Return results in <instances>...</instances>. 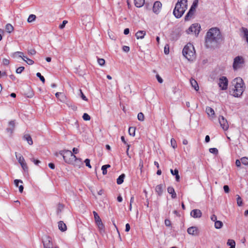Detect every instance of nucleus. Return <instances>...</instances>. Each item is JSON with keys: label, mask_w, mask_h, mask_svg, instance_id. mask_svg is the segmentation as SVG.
Here are the masks:
<instances>
[{"label": "nucleus", "mask_w": 248, "mask_h": 248, "mask_svg": "<svg viewBox=\"0 0 248 248\" xmlns=\"http://www.w3.org/2000/svg\"><path fill=\"white\" fill-rule=\"evenodd\" d=\"M170 144H171V146H172V147L173 149H175L177 147L176 142L175 140L173 138H172L171 139V140H170Z\"/></svg>", "instance_id": "35"}, {"label": "nucleus", "mask_w": 248, "mask_h": 248, "mask_svg": "<svg viewBox=\"0 0 248 248\" xmlns=\"http://www.w3.org/2000/svg\"><path fill=\"white\" fill-rule=\"evenodd\" d=\"M59 154L62 156L64 161L68 164H73L74 159H76V156L70 150H64L60 151Z\"/></svg>", "instance_id": "5"}, {"label": "nucleus", "mask_w": 248, "mask_h": 248, "mask_svg": "<svg viewBox=\"0 0 248 248\" xmlns=\"http://www.w3.org/2000/svg\"><path fill=\"white\" fill-rule=\"evenodd\" d=\"M236 197H237V199H236L237 204L238 206H242L243 204V202H242V200L241 197L238 195H237Z\"/></svg>", "instance_id": "31"}, {"label": "nucleus", "mask_w": 248, "mask_h": 248, "mask_svg": "<svg viewBox=\"0 0 248 248\" xmlns=\"http://www.w3.org/2000/svg\"><path fill=\"white\" fill-rule=\"evenodd\" d=\"M97 62H98V63L100 66H103L105 63V61L104 59L98 58Z\"/></svg>", "instance_id": "39"}, {"label": "nucleus", "mask_w": 248, "mask_h": 248, "mask_svg": "<svg viewBox=\"0 0 248 248\" xmlns=\"http://www.w3.org/2000/svg\"><path fill=\"white\" fill-rule=\"evenodd\" d=\"M59 229L62 232H64L66 230L67 227L65 223L62 221H60L58 223Z\"/></svg>", "instance_id": "21"}, {"label": "nucleus", "mask_w": 248, "mask_h": 248, "mask_svg": "<svg viewBox=\"0 0 248 248\" xmlns=\"http://www.w3.org/2000/svg\"><path fill=\"white\" fill-rule=\"evenodd\" d=\"M167 190L168 193H170V194H173V193L175 192L174 189L171 186L168 187Z\"/></svg>", "instance_id": "44"}, {"label": "nucleus", "mask_w": 248, "mask_h": 248, "mask_svg": "<svg viewBox=\"0 0 248 248\" xmlns=\"http://www.w3.org/2000/svg\"><path fill=\"white\" fill-rule=\"evenodd\" d=\"M9 61L7 59H3L2 63L4 65H7L9 64Z\"/></svg>", "instance_id": "57"}, {"label": "nucleus", "mask_w": 248, "mask_h": 248, "mask_svg": "<svg viewBox=\"0 0 248 248\" xmlns=\"http://www.w3.org/2000/svg\"><path fill=\"white\" fill-rule=\"evenodd\" d=\"M206 112L209 117L213 118L215 115V111L214 109L209 107L206 108Z\"/></svg>", "instance_id": "18"}, {"label": "nucleus", "mask_w": 248, "mask_h": 248, "mask_svg": "<svg viewBox=\"0 0 248 248\" xmlns=\"http://www.w3.org/2000/svg\"><path fill=\"white\" fill-rule=\"evenodd\" d=\"M183 55L189 61H192L194 58V47L191 44H187L183 49Z\"/></svg>", "instance_id": "4"}, {"label": "nucleus", "mask_w": 248, "mask_h": 248, "mask_svg": "<svg viewBox=\"0 0 248 248\" xmlns=\"http://www.w3.org/2000/svg\"><path fill=\"white\" fill-rule=\"evenodd\" d=\"M135 127H130L128 130L129 135L132 136H134L135 135Z\"/></svg>", "instance_id": "30"}, {"label": "nucleus", "mask_w": 248, "mask_h": 248, "mask_svg": "<svg viewBox=\"0 0 248 248\" xmlns=\"http://www.w3.org/2000/svg\"><path fill=\"white\" fill-rule=\"evenodd\" d=\"M241 161L243 165H248V158L243 157L241 158Z\"/></svg>", "instance_id": "33"}, {"label": "nucleus", "mask_w": 248, "mask_h": 248, "mask_svg": "<svg viewBox=\"0 0 248 248\" xmlns=\"http://www.w3.org/2000/svg\"><path fill=\"white\" fill-rule=\"evenodd\" d=\"M82 163L81 159L80 158H78L76 157V159H74V163L73 164L79 168L82 165Z\"/></svg>", "instance_id": "25"}, {"label": "nucleus", "mask_w": 248, "mask_h": 248, "mask_svg": "<svg viewBox=\"0 0 248 248\" xmlns=\"http://www.w3.org/2000/svg\"><path fill=\"white\" fill-rule=\"evenodd\" d=\"M28 53L30 55H33L35 54L36 51L34 49H31L28 50Z\"/></svg>", "instance_id": "58"}, {"label": "nucleus", "mask_w": 248, "mask_h": 248, "mask_svg": "<svg viewBox=\"0 0 248 248\" xmlns=\"http://www.w3.org/2000/svg\"><path fill=\"white\" fill-rule=\"evenodd\" d=\"M223 226V223L221 221L217 220L215 221V227L217 229H219L222 228Z\"/></svg>", "instance_id": "27"}, {"label": "nucleus", "mask_w": 248, "mask_h": 248, "mask_svg": "<svg viewBox=\"0 0 248 248\" xmlns=\"http://www.w3.org/2000/svg\"><path fill=\"white\" fill-rule=\"evenodd\" d=\"M202 213L199 209H193L190 212V216L193 218H200L202 217Z\"/></svg>", "instance_id": "14"}, {"label": "nucleus", "mask_w": 248, "mask_h": 248, "mask_svg": "<svg viewBox=\"0 0 248 248\" xmlns=\"http://www.w3.org/2000/svg\"><path fill=\"white\" fill-rule=\"evenodd\" d=\"M241 161L238 159H237L235 161V165L237 167H240L241 166Z\"/></svg>", "instance_id": "64"}, {"label": "nucleus", "mask_w": 248, "mask_h": 248, "mask_svg": "<svg viewBox=\"0 0 248 248\" xmlns=\"http://www.w3.org/2000/svg\"><path fill=\"white\" fill-rule=\"evenodd\" d=\"M44 248H54L53 244L51 237L48 236H45L43 240Z\"/></svg>", "instance_id": "11"}, {"label": "nucleus", "mask_w": 248, "mask_h": 248, "mask_svg": "<svg viewBox=\"0 0 248 248\" xmlns=\"http://www.w3.org/2000/svg\"><path fill=\"white\" fill-rule=\"evenodd\" d=\"M156 79L158 81V82L160 83H162L163 81L162 78L159 76L158 75H156Z\"/></svg>", "instance_id": "54"}, {"label": "nucleus", "mask_w": 248, "mask_h": 248, "mask_svg": "<svg viewBox=\"0 0 248 248\" xmlns=\"http://www.w3.org/2000/svg\"><path fill=\"white\" fill-rule=\"evenodd\" d=\"M145 2V0H134L135 5L138 8L142 7Z\"/></svg>", "instance_id": "22"}, {"label": "nucleus", "mask_w": 248, "mask_h": 248, "mask_svg": "<svg viewBox=\"0 0 248 248\" xmlns=\"http://www.w3.org/2000/svg\"><path fill=\"white\" fill-rule=\"evenodd\" d=\"M36 19V16L33 14L30 15L28 17L27 21L29 23L32 22V21H34Z\"/></svg>", "instance_id": "29"}, {"label": "nucleus", "mask_w": 248, "mask_h": 248, "mask_svg": "<svg viewBox=\"0 0 248 248\" xmlns=\"http://www.w3.org/2000/svg\"><path fill=\"white\" fill-rule=\"evenodd\" d=\"M82 118L84 121H89L91 119L90 116L86 113L83 114Z\"/></svg>", "instance_id": "38"}, {"label": "nucleus", "mask_w": 248, "mask_h": 248, "mask_svg": "<svg viewBox=\"0 0 248 248\" xmlns=\"http://www.w3.org/2000/svg\"><path fill=\"white\" fill-rule=\"evenodd\" d=\"M14 183H15V185L16 186H18V184L19 183H23V182L22 180H19V179H16L14 180Z\"/></svg>", "instance_id": "47"}, {"label": "nucleus", "mask_w": 248, "mask_h": 248, "mask_svg": "<svg viewBox=\"0 0 248 248\" xmlns=\"http://www.w3.org/2000/svg\"><path fill=\"white\" fill-rule=\"evenodd\" d=\"M14 129L15 128H13V127H9V128H7L6 130L7 132V133H10L11 135L13 133V132L14 130Z\"/></svg>", "instance_id": "49"}, {"label": "nucleus", "mask_w": 248, "mask_h": 248, "mask_svg": "<svg viewBox=\"0 0 248 248\" xmlns=\"http://www.w3.org/2000/svg\"><path fill=\"white\" fill-rule=\"evenodd\" d=\"M24 59H25V62L29 64V65H32L33 64L34 62L33 60L28 58L27 57H24Z\"/></svg>", "instance_id": "36"}, {"label": "nucleus", "mask_w": 248, "mask_h": 248, "mask_svg": "<svg viewBox=\"0 0 248 248\" xmlns=\"http://www.w3.org/2000/svg\"><path fill=\"white\" fill-rule=\"evenodd\" d=\"M221 34L219 30L217 28L210 29L206 33L205 37V45L207 48H213L217 46Z\"/></svg>", "instance_id": "1"}, {"label": "nucleus", "mask_w": 248, "mask_h": 248, "mask_svg": "<svg viewBox=\"0 0 248 248\" xmlns=\"http://www.w3.org/2000/svg\"><path fill=\"white\" fill-rule=\"evenodd\" d=\"M146 34V32L144 31H139L137 32L135 36L137 39H143Z\"/></svg>", "instance_id": "17"}, {"label": "nucleus", "mask_w": 248, "mask_h": 248, "mask_svg": "<svg viewBox=\"0 0 248 248\" xmlns=\"http://www.w3.org/2000/svg\"><path fill=\"white\" fill-rule=\"evenodd\" d=\"M36 76L39 78L40 79V80L43 82L45 83V78L41 75V73L39 72H38L36 73Z\"/></svg>", "instance_id": "37"}, {"label": "nucleus", "mask_w": 248, "mask_h": 248, "mask_svg": "<svg viewBox=\"0 0 248 248\" xmlns=\"http://www.w3.org/2000/svg\"><path fill=\"white\" fill-rule=\"evenodd\" d=\"M198 0H194L193 1L192 5L185 17V20H189V18L193 15L195 9L198 6Z\"/></svg>", "instance_id": "10"}, {"label": "nucleus", "mask_w": 248, "mask_h": 248, "mask_svg": "<svg viewBox=\"0 0 248 248\" xmlns=\"http://www.w3.org/2000/svg\"><path fill=\"white\" fill-rule=\"evenodd\" d=\"M244 60L242 56H237L233 60V68L234 70H236L243 67L244 63Z\"/></svg>", "instance_id": "6"}, {"label": "nucleus", "mask_w": 248, "mask_h": 248, "mask_svg": "<svg viewBox=\"0 0 248 248\" xmlns=\"http://www.w3.org/2000/svg\"><path fill=\"white\" fill-rule=\"evenodd\" d=\"M232 88L230 93L235 97H240L243 94L245 89V83L241 78H236L232 82Z\"/></svg>", "instance_id": "2"}, {"label": "nucleus", "mask_w": 248, "mask_h": 248, "mask_svg": "<svg viewBox=\"0 0 248 248\" xmlns=\"http://www.w3.org/2000/svg\"><path fill=\"white\" fill-rule=\"evenodd\" d=\"M80 93H81V97L83 100L87 101V98L86 97V96L83 94V93L82 92L81 90H80Z\"/></svg>", "instance_id": "60"}, {"label": "nucleus", "mask_w": 248, "mask_h": 248, "mask_svg": "<svg viewBox=\"0 0 248 248\" xmlns=\"http://www.w3.org/2000/svg\"><path fill=\"white\" fill-rule=\"evenodd\" d=\"M84 162L86 164V166L88 167H89V168H92V166L90 164V160L88 158H87L85 160H84Z\"/></svg>", "instance_id": "43"}, {"label": "nucleus", "mask_w": 248, "mask_h": 248, "mask_svg": "<svg viewBox=\"0 0 248 248\" xmlns=\"http://www.w3.org/2000/svg\"><path fill=\"white\" fill-rule=\"evenodd\" d=\"M161 7H162V3L160 1H155L154 3L153 7V12L155 14H158L159 13V12L161 9Z\"/></svg>", "instance_id": "13"}, {"label": "nucleus", "mask_w": 248, "mask_h": 248, "mask_svg": "<svg viewBox=\"0 0 248 248\" xmlns=\"http://www.w3.org/2000/svg\"><path fill=\"white\" fill-rule=\"evenodd\" d=\"M223 189L224 190V192L226 193H229L230 191V188L227 185H224L223 186Z\"/></svg>", "instance_id": "50"}, {"label": "nucleus", "mask_w": 248, "mask_h": 248, "mask_svg": "<svg viewBox=\"0 0 248 248\" xmlns=\"http://www.w3.org/2000/svg\"><path fill=\"white\" fill-rule=\"evenodd\" d=\"M219 123L220 124V126L224 130H228L229 128V124L226 119L224 118V117L222 116H220L219 118Z\"/></svg>", "instance_id": "12"}, {"label": "nucleus", "mask_w": 248, "mask_h": 248, "mask_svg": "<svg viewBox=\"0 0 248 248\" xmlns=\"http://www.w3.org/2000/svg\"><path fill=\"white\" fill-rule=\"evenodd\" d=\"M48 167L51 169H55V165L54 163H50L48 164Z\"/></svg>", "instance_id": "63"}, {"label": "nucleus", "mask_w": 248, "mask_h": 248, "mask_svg": "<svg viewBox=\"0 0 248 248\" xmlns=\"http://www.w3.org/2000/svg\"><path fill=\"white\" fill-rule=\"evenodd\" d=\"M211 219L212 221L215 222V221H217V217L215 215H212L211 216Z\"/></svg>", "instance_id": "59"}, {"label": "nucleus", "mask_w": 248, "mask_h": 248, "mask_svg": "<svg viewBox=\"0 0 248 248\" xmlns=\"http://www.w3.org/2000/svg\"><path fill=\"white\" fill-rule=\"evenodd\" d=\"M165 224L166 226L169 227L171 225V222L169 219H165Z\"/></svg>", "instance_id": "56"}, {"label": "nucleus", "mask_w": 248, "mask_h": 248, "mask_svg": "<svg viewBox=\"0 0 248 248\" xmlns=\"http://www.w3.org/2000/svg\"><path fill=\"white\" fill-rule=\"evenodd\" d=\"M227 244L230 247H235V242L232 239H229L227 242Z\"/></svg>", "instance_id": "32"}, {"label": "nucleus", "mask_w": 248, "mask_h": 248, "mask_svg": "<svg viewBox=\"0 0 248 248\" xmlns=\"http://www.w3.org/2000/svg\"><path fill=\"white\" fill-rule=\"evenodd\" d=\"M190 82L192 87H193L196 91H198L199 87L197 82L194 79L192 78L190 79Z\"/></svg>", "instance_id": "23"}, {"label": "nucleus", "mask_w": 248, "mask_h": 248, "mask_svg": "<svg viewBox=\"0 0 248 248\" xmlns=\"http://www.w3.org/2000/svg\"><path fill=\"white\" fill-rule=\"evenodd\" d=\"M198 230L196 227H191L187 229V232L188 234L191 235H196L198 233Z\"/></svg>", "instance_id": "15"}, {"label": "nucleus", "mask_w": 248, "mask_h": 248, "mask_svg": "<svg viewBox=\"0 0 248 248\" xmlns=\"http://www.w3.org/2000/svg\"><path fill=\"white\" fill-rule=\"evenodd\" d=\"M23 139L24 140L27 141L30 145H32L33 141H32L31 136L29 134H24L23 137Z\"/></svg>", "instance_id": "16"}, {"label": "nucleus", "mask_w": 248, "mask_h": 248, "mask_svg": "<svg viewBox=\"0 0 248 248\" xmlns=\"http://www.w3.org/2000/svg\"><path fill=\"white\" fill-rule=\"evenodd\" d=\"M13 55L15 56H17L18 57L21 58L23 59V60L25 61V59L24 58V57L25 56L23 55V53L22 52L17 51L15 52Z\"/></svg>", "instance_id": "28"}, {"label": "nucleus", "mask_w": 248, "mask_h": 248, "mask_svg": "<svg viewBox=\"0 0 248 248\" xmlns=\"http://www.w3.org/2000/svg\"><path fill=\"white\" fill-rule=\"evenodd\" d=\"M101 170H102V173L103 175H106L107 174V169L104 166H102Z\"/></svg>", "instance_id": "53"}, {"label": "nucleus", "mask_w": 248, "mask_h": 248, "mask_svg": "<svg viewBox=\"0 0 248 248\" xmlns=\"http://www.w3.org/2000/svg\"><path fill=\"white\" fill-rule=\"evenodd\" d=\"M125 176V174L123 173L118 177L117 179V183L118 185H121L124 182Z\"/></svg>", "instance_id": "24"}, {"label": "nucleus", "mask_w": 248, "mask_h": 248, "mask_svg": "<svg viewBox=\"0 0 248 248\" xmlns=\"http://www.w3.org/2000/svg\"><path fill=\"white\" fill-rule=\"evenodd\" d=\"M138 119L140 121H143L144 120V114L142 112H140L138 114Z\"/></svg>", "instance_id": "34"}, {"label": "nucleus", "mask_w": 248, "mask_h": 248, "mask_svg": "<svg viewBox=\"0 0 248 248\" xmlns=\"http://www.w3.org/2000/svg\"><path fill=\"white\" fill-rule=\"evenodd\" d=\"M164 53L166 54L169 53V46L168 45H167L164 47Z\"/></svg>", "instance_id": "48"}, {"label": "nucleus", "mask_w": 248, "mask_h": 248, "mask_svg": "<svg viewBox=\"0 0 248 248\" xmlns=\"http://www.w3.org/2000/svg\"><path fill=\"white\" fill-rule=\"evenodd\" d=\"M93 214L94 216V218L95 222L101 219L98 214L95 211H93Z\"/></svg>", "instance_id": "40"}, {"label": "nucleus", "mask_w": 248, "mask_h": 248, "mask_svg": "<svg viewBox=\"0 0 248 248\" xmlns=\"http://www.w3.org/2000/svg\"><path fill=\"white\" fill-rule=\"evenodd\" d=\"M209 152L215 155L218 154V150L216 148H211L209 149Z\"/></svg>", "instance_id": "41"}, {"label": "nucleus", "mask_w": 248, "mask_h": 248, "mask_svg": "<svg viewBox=\"0 0 248 248\" xmlns=\"http://www.w3.org/2000/svg\"><path fill=\"white\" fill-rule=\"evenodd\" d=\"M170 171L172 175L175 176L176 181L179 182L180 181V176L179 175L178 170L177 169H175L174 170L170 169Z\"/></svg>", "instance_id": "19"}, {"label": "nucleus", "mask_w": 248, "mask_h": 248, "mask_svg": "<svg viewBox=\"0 0 248 248\" xmlns=\"http://www.w3.org/2000/svg\"><path fill=\"white\" fill-rule=\"evenodd\" d=\"M5 29L7 32L11 33L14 30V27L11 24H7L5 27Z\"/></svg>", "instance_id": "26"}, {"label": "nucleus", "mask_w": 248, "mask_h": 248, "mask_svg": "<svg viewBox=\"0 0 248 248\" xmlns=\"http://www.w3.org/2000/svg\"><path fill=\"white\" fill-rule=\"evenodd\" d=\"M67 21L63 20L62 21V23L59 25V28L61 29H62L63 28H64L66 24H67Z\"/></svg>", "instance_id": "46"}, {"label": "nucleus", "mask_w": 248, "mask_h": 248, "mask_svg": "<svg viewBox=\"0 0 248 248\" xmlns=\"http://www.w3.org/2000/svg\"><path fill=\"white\" fill-rule=\"evenodd\" d=\"M163 191V185L162 184L158 185L155 187V192L159 196L162 194Z\"/></svg>", "instance_id": "20"}, {"label": "nucleus", "mask_w": 248, "mask_h": 248, "mask_svg": "<svg viewBox=\"0 0 248 248\" xmlns=\"http://www.w3.org/2000/svg\"><path fill=\"white\" fill-rule=\"evenodd\" d=\"M16 157L18 163L21 165L22 169L24 171H28V167L25 161L24 158L21 154H18L16 152L15 153Z\"/></svg>", "instance_id": "7"}, {"label": "nucleus", "mask_w": 248, "mask_h": 248, "mask_svg": "<svg viewBox=\"0 0 248 248\" xmlns=\"http://www.w3.org/2000/svg\"><path fill=\"white\" fill-rule=\"evenodd\" d=\"M97 226L100 232H104V226L102 223L100 224H98Z\"/></svg>", "instance_id": "45"}, {"label": "nucleus", "mask_w": 248, "mask_h": 248, "mask_svg": "<svg viewBox=\"0 0 248 248\" xmlns=\"http://www.w3.org/2000/svg\"><path fill=\"white\" fill-rule=\"evenodd\" d=\"M24 67L20 66L16 69V73L17 74H21L22 72V71L24 70Z\"/></svg>", "instance_id": "42"}, {"label": "nucleus", "mask_w": 248, "mask_h": 248, "mask_svg": "<svg viewBox=\"0 0 248 248\" xmlns=\"http://www.w3.org/2000/svg\"><path fill=\"white\" fill-rule=\"evenodd\" d=\"M31 161H32L36 165H38L41 161L39 160L35 159L34 158L31 159Z\"/></svg>", "instance_id": "52"}, {"label": "nucleus", "mask_w": 248, "mask_h": 248, "mask_svg": "<svg viewBox=\"0 0 248 248\" xmlns=\"http://www.w3.org/2000/svg\"><path fill=\"white\" fill-rule=\"evenodd\" d=\"M123 50L125 52H128L130 50V48L128 46H124L123 47Z\"/></svg>", "instance_id": "51"}, {"label": "nucleus", "mask_w": 248, "mask_h": 248, "mask_svg": "<svg viewBox=\"0 0 248 248\" xmlns=\"http://www.w3.org/2000/svg\"><path fill=\"white\" fill-rule=\"evenodd\" d=\"M130 229V225L128 223L126 224L125 225V232H128L129 231Z\"/></svg>", "instance_id": "61"}, {"label": "nucleus", "mask_w": 248, "mask_h": 248, "mask_svg": "<svg viewBox=\"0 0 248 248\" xmlns=\"http://www.w3.org/2000/svg\"><path fill=\"white\" fill-rule=\"evenodd\" d=\"M82 21H83L84 20H86V21H89V22H90V20H91V17L89 16H84L82 17Z\"/></svg>", "instance_id": "55"}, {"label": "nucleus", "mask_w": 248, "mask_h": 248, "mask_svg": "<svg viewBox=\"0 0 248 248\" xmlns=\"http://www.w3.org/2000/svg\"><path fill=\"white\" fill-rule=\"evenodd\" d=\"M9 125L11 126V127L15 128V121H11L9 122Z\"/></svg>", "instance_id": "62"}, {"label": "nucleus", "mask_w": 248, "mask_h": 248, "mask_svg": "<svg viewBox=\"0 0 248 248\" xmlns=\"http://www.w3.org/2000/svg\"><path fill=\"white\" fill-rule=\"evenodd\" d=\"M201 26L198 23L193 24L186 31L187 34L194 33L195 35L197 36L200 32Z\"/></svg>", "instance_id": "8"}, {"label": "nucleus", "mask_w": 248, "mask_h": 248, "mask_svg": "<svg viewBox=\"0 0 248 248\" xmlns=\"http://www.w3.org/2000/svg\"><path fill=\"white\" fill-rule=\"evenodd\" d=\"M187 9V0H178L173 11L174 16L179 18Z\"/></svg>", "instance_id": "3"}, {"label": "nucleus", "mask_w": 248, "mask_h": 248, "mask_svg": "<svg viewBox=\"0 0 248 248\" xmlns=\"http://www.w3.org/2000/svg\"><path fill=\"white\" fill-rule=\"evenodd\" d=\"M218 85L221 90H226L228 86V80L227 77L225 76L220 77L218 79Z\"/></svg>", "instance_id": "9"}]
</instances>
